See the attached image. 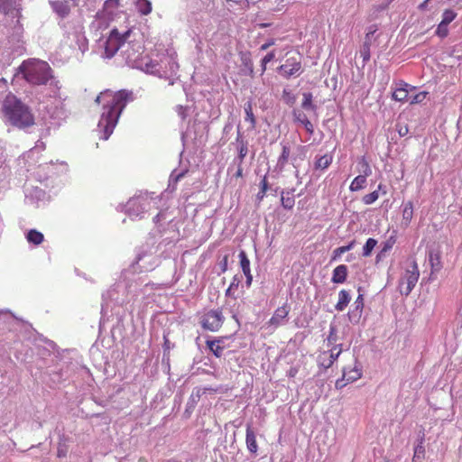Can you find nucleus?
Returning <instances> with one entry per match:
<instances>
[{
	"instance_id": "nucleus-1",
	"label": "nucleus",
	"mask_w": 462,
	"mask_h": 462,
	"mask_svg": "<svg viewBox=\"0 0 462 462\" xmlns=\"http://www.w3.org/2000/svg\"><path fill=\"white\" fill-rule=\"evenodd\" d=\"M128 96L125 90L117 92L107 90L97 97V102H105L104 111L98 122V127L104 132V139H107L113 133L118 118L126 106Z\"/></svg>"
},
{
	"instance_id": "nucleus-2",
	"label": "nucleus",
	"mask_w": 462,
	"mask_h": 462,
	"mask_svg": "<svg viewBox=\"0 0 462 462\" xmlns=\"http://www.w3.org/2000/svg\"><path fill=\"white\" fill-rule=\"evenodd\" d=\"M5 119L13 126L23 129L34 124V116L28 106L13 94H8L2 106Z\"/></svg>"
},
{
	"instance_id": "nucleus-3",
	"label": "nucleus",
	"mask_w": 462,
	"mask_h": 462,
	"mask_svg": "<svg viewBox=\"0 0 462 462\" xmlns=\"http://www.w3.org/2000/svg\"><path fill=\"white\" fill-rule=\"evenodd\" d=\"M132 33L133 31L131 29L126 30L123 33L116 28L112 29L105 44L106 57L108 59L114 57L119 49L127 43V49L124 51L126 54V59L134 60L135 54H140L143 47L141 42L130 40Z\"/></svg>"
},
{
	"instance_id": "nucleus-4",
	"label": "nucleus",
	"mask_w": 462,
	"mask_h": 462,
	"mask_svg": "<svg viewBox=\"0 0 462 462\" xmlns=\"http://www.w3.org/2000/svg\"><path fill=\"white\" fill-rule=\"evenodd\" d=\"M20 71L32 85H45L52 78L50 65L43 60H29L20 66Z\"/></svg>"
},
{
	"instance_id": "nucleus-5",
	"label": "nucleus",
	"mask_w": 462,
	"mask_h": 462,
	"mask_svg": "<svg viewBox=\"0 0 462 462\" xmlns=\"http://www.w3.org/2000/svg\"><path fill=\"white\" fill-rule=\"evenodd\" d=\"M420 271L415 260H412L399 280V291L402 295L408 296L416 286Z\"/></svg>"
},
{
	"instance_id": "nucleus-6",
	"label": "nucleus",
	"mask_w": 462,
	"mask_h": 462,
	"mask_svg": "<svg viewBox=\"0 0 462 462\" xmlns=\"http://www.w3.org/2000/svg\"><path fill=\"white\" fill-rule=\"evenodd\" d=\"M224 317L219 310H212L204 314L201 319L203 328L217 331L223 325Z\"/></svg>"
},
{
	"instance_id": "nucleus-7",
	"label": "nucleus",
	"mask_w": 462,
	"mask_h": 462,
	"mask_svg": "<svg viewBox=\"0 0 462 462\" xmlns=\"http://www.w3.org/2000/svg\"><path fill=\"white\" fill-rule=\"evenodd\" d=\"M279 72L285 79H290L291 76H299L302 71L301 61L299 56L290 57L286 60L285 63L281 65Z\"/></svg>"
},
{
	"instance_id": "nucleus-8",
	"label": "nucleus",
	"mask_w": 462,
	"mask_h": 462,
	"mask_svg": "<svg viewBox=\"0 0 462 462\" xmlns=\"http://www.w3.org/2000/svg\"><path fill=\"white\" fill-rule=\"evenodd\" d=\"M342 378L337 379L336 381L335 386L337 389H342L345 387L347 383H353L356 380H358L361 375L362 372L357 367H354L351 369H348L346 367H344L342 370Z\"/></svg>"
},
{
	"instance_id": "nucleus-9",
	"label": "nucleus",
	"mask_w": 462,
	"mask_h": 462,
	"mask_svg": "<svg viewBox=\"0 0 462 462\" xmlns=\"http://www.w3.org/2000/svg\"><path fill=\"white\" fill-rule=\"evenodd\" d=\"M409 88L410 85L403 81L397 83L392 95L393 99L400 102L409 101Z\"/></svg>"
},
{
	"instance_id": "nucleus-10",
	"label": "nucleus",
	"mask_w": 462,
	"mask_h": 462,
	"mask_svg": "<svg viewBox=\"0 0 462 462\" xmlns=\"http://www.w3.org/2000/svg\"><path fill=\"white\" fill-rule=\"evenodd\" d=\"M289 308L286 304L277 308L273 317L270 319V324L274 325L276 327L280 326L289 315Z\"/></svg>"
},
{
	"instance_id": "nucleus-11",
	"label": "nucleus",
	"mask_w": 462,
	"mask_h": 462,
	"mask_svg": "<svg viewBox=\"0 0 462 462\" xmlns=\"http://www.w3.org/2000/svg\"><path fill=\"white\" fill-rule=\"evenodd\" d=\"M51 5L53 11L60 17L64 18L70 13V7L67 1H52Z\"/></svg>"
},
{
	"instance_id": "nucleus-12",
	"label": "nucleus",
	"mask_w": 462,
	"mask_h": 462,
	"mask_svg": "<svg viewBox=\"0 0 462 462\" xmlns=\"http://www.w3.org/2000/svg\"><path fill=\"white\" fill-rule=\"evenodd\" d=\"M347 273V266L340 264L334 269L331 281L334 283H344L346 280Z\"/></svg>"
},
{
	"instance_id": "nucleus-13",
	"label": "nucleus",
	"mask_w": 462,
	"mask_h": 462,
	"mask_svg": "<svg viewBox=\"0 0 462 462\" xmlns=\"http://www.w3.org/2000/svg\"><path fill=\"white\" fill-rule=\"evenodd\" d=\"M245 442H246L248 450L251 453L255 454L258 450L256 436L250 425H247V427H246Z\"/></svg>"
},
{
	"instance_id": "nucleus-14",
	"label": "nucleus",
	"mask_w": 462,
	"mask_h": 462,
	"mask_svg": "<svg viewBox=\"0 0 462 462\" xmlns=\"http://www.w3.org/2000/svg\"><path fill=\"white\" fill-rule=\"evenodd\" d=\"M333 162V155L331 153H326L321 156H317L314 162V169L324 171L328 169Z\"/></svg>"
},
{
	"instance_id": "nucleus-15",
	"label": "nucleus",
	"mask_w": 462,
	"mask_h": 462,
	"mask_svg": "<svg viewBox=\"0 0 462 462\" xmlns=\"http://www.w3.org/2000/svg\"><path fill=\"white\" fill-rule=\"evenodd\" d=\"M368 175L359 174L351 182L349 189L353 192L359 191L366 187Z\"/></svg>"
},
{
	"instance_id": "nucleus-16",
	"label": "nucleus",
	"mask_w": 462,
	"mask_h": 462,
	"mask_svg": "<svg viewBox=\"0 0 462 462\" xmlns=\"http://www.w3.org/2000/svg\"><path fill=\"white\" fill-rule=\"evenodd\" d=\"M350 300L351 297L349 293L346 290H341L338 293V301L335 306L336 310L343 311L350 302Z\"/></svg>"
},
{
	"instance_id": "nucleus-17",
	"label": "nucleus",
	"mask_w": 462,
	"mask_h": 462,
	"mask_svg": "<svg viewBox=\"0 0 462 462\" xmlns=\"http://www.w3.org/2000/svg\"><path fill=\"white\" fill-rule=\"evenodd\" d=\"M26 239L29 243L34 245H39L43 242L44 236L41 232L37 231L36 229H31L28 231L26 235Z\"/></svg>"
},
{
	"instance_id": "nucleus-18",
	"label": "nucleus",
	"mask_w": 462,
	"mask_h": 462,
	"mask_svg": "<svg viewBox=\"0 0 462 462\" xmlns=\"http://www.w3.org/2000/svg\"><path fill=\"white\" fill-rule=\"evenodd\" d=\"M357 171L368 176L372 174V168L365 156H361L357 160Z\"/></svg>"
},
{
	"instance_id": "nucleus-19",
	"label": "nucleus",
	"mask_w": 462,
	"mask_h": 462,
	"mask_svg": "<svg viewBox=\"0 0 462 462\" xmlns=\"http://www.w3.org/2000/svg\"><path fill=\"white\" fill-rule=\"evenodd\" d=\"M241 280L237 276H234L229 287L226 291V297H232L233 299H237L238 295L236 292L238 291L240 286Z\"/></svg>"
},
{
	"instance_id": "nucleus-20",
	"label": "nucleus",
	"mask_w": 462,
	"mask_h": 462,
	"mask_svg": "<svg viewBox=\"0 0 462 462\" xmlns=\"http://www.w3.org/2000/svg\"><path fill=\"white\" fill-rule=\"evenodd\" d=\"M245 121L250 123L251 129H254L256 126V119L253 112V105L252 102L248 101L245 104Z\"/></svg>"
},
{
	"instance_id": "nucleus-21",
	"label": "nucleus",
	"mask_w": 462,
	"mask_h": 462,
	"mask_svg": "<svg viewBox=\"0 0 462 462\" xmlns=\"http://www.w3.org/2000/svg\"><path fill=\"white\" fill-rule=\"evenodd\" d=\"M303 99L301 102V107L305 110L316 111L317 106L313 104V96L310 92L303 93Z\"/></svg>"
},
{
	"instance_id": "nucleus-22",
	"label": "nucleus",
	"mask_w": 462,
	"mask_h": 462,
	"mask_svg": "<svg viewBox=\"0 0 462 462\" xmlns=\"http://www.w3.org/2000/svg\"><path fill=\"white\" fill-rule=\"evenodd\" d=\"M413 217V204L411 201H408L404 204L402 209V219L406 225H409Z\"/></svg>"
},
{
	"instance_id": "nucleus-23",
	"label": "nucleus",
	"mask_w": 462,
	"mask_h": 462,
	"mask_svg": "<svg viewBox=\"0 0 462 462\" xmlns=\"http://www.w3.org/2000/svg\"><path fill=\"white\" fill-rule=\"evenodd\" d=\"M220 340H208L207 345L209 350L217 356L220 357L223 354L224 346L220 345Z\"/></svg>"
},
{
	"instance_id": "nucleus-24",
	"label": "nucleus",
	"mask_w": 462,
	"mask_h": 462,
	"mask_svg": "<svg viewBox=\"0 0 462 462\" xmlns=\"http://www.w3.org/2000/svg\"><path fill=\"white\" fill-rule=\"evenodd\" d=\"M425 458V448L423 446V439L415 447L412 462H421Z\"/></svg>"
},
{
	"instance_id": "nucleus-25",
	"label": "nucleus",
	"mask_w": 462,
	"mask_h": 462,
	"mask_svg": "<svg viewBox=\"0 0 462 462\" xmlns=\"http://www.w3.org/2000/svg\"><path fill=\"white\" fill-rule=\"evenodd\" d=\"M136 7L143 15H147L152 12V4L149 0H137Z\"/></svg>"
},
{
	"instance_id": "nucleus-26",
	"label": "nucleus",
	"mask_w": 462,
	"mask_h": 462,
	"mask_svg": "<svg viewBox=\"0 0 462 462\" xmlns=\"http://www.w3.org/2000/svg\"><path fill=\"white\" fill-rule=\"evenodd\" d=\"M318 364L325 369L332 366V360L329 359L328 351H323L318 356Z\"/></svg>"
},
{
	"instance_id": "nucleus-27",
	"label": "nucleus",
	"mask_w": 462,
	"mask_h": 462,
	"mask_svg": "<svg viewBox=\"0 0 462 462\" xmlns=\"http://www.w3.org/2000/svg\"><path fill=\"white\" fill-rule=\"evenodd\" d=\"M281 202L284 208L291 209L294 207L295 199L290 192H287L286 195L284 192H282Z\"/></svg>"
},
{
	"instance_id": "nucleus-28",
	"label": "nucleus",
	"mask_w": 462,
	"mask_h": 462,
	"mask_svg": "<svg viewBox=\"0 0 462 462\" xmlns=\"http://www.w3.org/2000/svg\"><path fill=\"white\" fill-rule=\"evenodd\" d=\"M383 185L382 184H379L378 185V189L377 190H374L371 193H368L366 195H365L363 198H362V201L364 204L365 205H371L373 204L374 202H375L378 198H379V193L378 191L382 189Z\"/></svg>"
},
{
	"instance_id": "nucleus-29",
	"label": "nucleus",
	"mask_w": 462,
	"mask_h": 462,
	"mask_svg": "<svg viewBox=\"0 0 462 462\" xmlns=\"http://www.w3.org/2000/svg\"><path fill=\"white\" fill-rule=\"evenodd\" d=\"M430 263L431 266L432 272H438L441 268L440 255L439 253H430Z\"/></svg>"
},
{
	"instance_id": "nucleus-30",
	"label": "nucleus",
	"mask_w": 462,
	"mask_h": 462,
	"mask_svg": "<svg viewBox=\"0 0 462 462\" xmlns=\"http://www.w3.org/2000/svg\"><path fill=\"white\" fill-rule=\"evenodd\" d=\"M239 260H240V265L242 268L243 273H249L251 272L250 269V261L246 255V253L245 251H240L238 254Z\"/></svg>"
},
{
	"instance_id": "nucleus-31",
	"label": "nucleus",
	"mask_w": 462,
	"mask_h": 462,
	"mask_svg": "<svg viewBox=\"0 0 462 462\" xmlns=\"http://www.w3.org/2000/svg\"><path fill=\"white\" fill-rule=\"evenodd\" d=\"M327 351L328 352L329 359L332 360L333 365L343 351L342 344L334 345Z\"/></svg>"
},
{
	"instance_id": "nucleus-32",
	"label": "nucleus",
	"mask_w": 462,
	"mask_h": 462,
	"mask_svg": "<svg viewBox=\"0 0 462 462\" xmlns=\"http://www.w3.org/2000/svg\"><path fill=\"white\" fill-rule=\"evenodd\" d=\"M377 245V241L374 238H368L363 247V255L367 257Z\"/></svg>"
},
{
	"instance_id": "nucleus-33",
	"label": "nucleus",
	"mask_w": 462,
	"mask_h": 462,
	"mask_svg": "<svg viewBox=\"0 0 462 462\" xmlns=\"http://www.w3.org/2000/svg\"><path fill=\"white\" fill-rule=\"evenodd\" d=\"M291 154L290 148L286 145L282 146V153L278 159V164L283 167L285 164H287L289 161V157Z\"/></svg>"
},
{
	"instance_id": "nucleus-34",
	"label": "nucleus",
	"mask_w": 462,
	"mask_h": 462,
	"mask_svg": "<svg viewBox=\"0 0 462 462\" xmlns=\"http://www.w3.org/2000/svg\"><path fill=\"white\" fill-rule=\"evenodd\" d=\"M457 17V13L451 9H446L442 14L441 22L449 24Z\"/></svg>"
},
{
	"instance_id": "nucleus-35",
	"label": "nucleus",
	"mask_w": 462,
	"mask_h": 462,
	"mask_svg": "<svg viewBox=\"0 0 462 462\" xmlns=\"http://www.w3.org/2000/svg\"><path fill=\"white\" fill-rule=\"evenodd\" d=\"M275 58V51H272L268 52L261 60L262 74L265 72L266 66Z\"/></svg>"
},
{
	"instance_id": "nucleus-36",
	"label": "nucleus",
	"mask_w": 462,
	"mask_h": 462,
	"mask_svg": "<svg viewBox=\"0 0 462 462\" xmlns=\"http://www.w3.org/2000/svg\"><path fill=\"white\" fill-rule=\"evenodd\" d=\"M428 96L427 91H421L409 98L411 105L422 103Z\"/></svg>"
},
{
	"instance_id": "nucleus-37",
	"label": "nucleus",
	"mask_w": 462,
	"mask_h": 462,
	"mask_svg": "<svg viewBox=\"0 0 462 462\" xmlns=\"http://www.w3.org/2000/svg\"><path fill=\"white\" fill-rule=\"evenodd\" d=\"M14 0H0V11L4 14H8L12 8Z\"/></svg>"
},
{
	"instance_id": "nucleus-38",
	"label": "nucleus",
	"mask_w": 462,
	"mask_h": 462,
	"mask_svg": "<svg viewBox=\"0 0 462 462\" xmlns=\"http://www.w3.org/2000/svg\"><path fill=\"white\" fill-rule=\"evenodd\" d=\"M448 24L443 23L442 22H440L438 25L436 32H435L436 35H438L440 38L447 37L448 34Z\"/></svg>"
},
{
	"instance_id": "nucleus-39",
	"label": "nucleus",
	"mask_w": 462,
	"mask_h": 462,
	"mask_svg": "<svg viewBox=\"0 0 462 462\" xmlns=\"http://www.w3.org/2000/svg\"><path fill=\"white\" fill-rule=\"evenodd\" d=\"M360 55L364 62H367L370 60V43L365 42L360 50Z\"/></svg>"
},
{
	"instance_id": "nucleus-40",
	"label": "nucleus",
	"mask_w": 462,
	"mask_h": 462,
	"mask_svg": "<svg viewBox=\"0 0 462 462\" xmlns=\"http://www.w3.org/2000/svg\"><path fill=\"white\" fill-rule=\"evenodd\" d=\"M328 346H332L334 345H337V330L334 327H331L329 329V334L327 338Z\"/></svg>"
},
{
	"instance_id": "nucleus-41",
	"label": "nucleus",
	"mask_w": 462,
	"mask_h": 462,
	"mask_svg": "<svg viewBox=\"0 0 462 462\" xmlns=\"http://www.w3.org/2000/svg\"><path fill=\"white\" fill-rule=\"evenodd\" d=\"M247 152H248L247 144L245 143L242 142L241 146L238 149V157L240 159V164H242L243 160L246 156Z\"/></svg>"
},
{
	"instance_id": "nucleus-42",
	"label": "nucleus",
	"mask_w": 462,
	"mask_h": 462,
	"mask_svg": "<svg viewBox=\"0 0 462 462\" xmlns=\"http://www.w3.org/2000/svg\"><path fill=\"white\" fill-rule=\"evenodd\" d=\"M302 125H304L306 131L310 134H313L314 133V126L313 125L311 124V122L307 118L306 116H303V119H302Z\"/></svg>"
},
{
	"instance_id": "nucleus-43",
	"label": "nucleus",
	"mask_w": 462,
	"mask_h": 462,
	"mask_svg": "<svg viewBox=\"0 0 462 462\" xmlns=\"http://www.w3.org/2000/svg\"><path fill=\"white\" fill-rule=\"evenodd\" d=\"M208 391V392H217L216 389H211V388H196L192 393V396L200 398V396L205 394Z\"/></svg>"
},
{
	"instance_id": "nucleus-44",
	"label": "nucleus",
	"mask_w": 462,
	"mask_h": 462,
	"mask_svg": "<svg viewBox=\"0 0 462 462\" xmlns=\"http://www.w3.org/2000/svg\"><path fill=\"white\" fill-rule=\"evenodd\" d=\"M356 309L359 310L361 313L364 309V297L362 294H359L355 301Z\"/></svg>"
},
{
	"instance_id": "nucleus-45",
	"label": "nucleus",
	"mask_w": 462,
	"mask_h": 462,
	"mask_svg": "<svg viewBox=\"0 0 462 462\" xmlns=\"http://www.w3.org/2000/svg\"><path fill=\"white\" fill-rule=\"evenodd\" d=\"M346 253L343 246H339L333 251L332 260H337L341 257L343 254Z\"/></svg>"
},
{
	"instance_id": "nucleus-46",
	"label": "nucleus",
	"mask_w": 462,
	"mask_h": 462,
	"mask_svg": "<svg viewBox=\"0 0 462 462\" xmlns=\"http://www.w3.org/2000/svg\"><path fill=\"white\" fill-rule=\"evenodd\" d=\"M269 189V183L267 180V176L264 175L260 182V190L263 192H267Z\"/></svg>"
},
{
	"instance_id": "nucleus-47",
	"label": "nucleus",
	"mask_w": 462,
	"mask_h": 462,
	"mask_svg": "<svg viewBox=\"0 0 462 462\" xmlns=\"http://www.w3.org/2000/svg\"><path fill=\"white\" fill-rule=\"evenodd\" d=\"M275 44L274 39H269L267 40L263 44L261 45L260 50L261 51H266L270 47L273 46Z\"/></svg>"
},
{
	"instance_id": "nucleus-48",
	"label": "nucleus",
	"mask_w": 462,
	"mask_h": 462,
	"mask_svg": "<svg viewBox=\"0 0 462 462\" xmlns=\"http://www.w3.org/2000/svg\"><path fill=\"white\" fill-rule=\"evenodd\" d=\"M397 131H398V134H400V136H405L409 133V128L406 125H398Z\"/></svg>"
},
{
	"instance_id": "nucleus-49",
	"label": "nucleus",
	"mask_w": 462,
	"mask_h": 462,
	"mask_svg": "<svg viewBox=\"0 0 462 462\" xmlns=\"http://www.w3.org/2000/svg\"><path fill=\"white\" fill-rule=\"evenodd\" d=\"M244 63L248 68V69L250 71V76L253 77L254 76V65H253L252 60L250 59H247V60H244Z\"/></svg>"
},
{
	"instance_id": "nucleus-50",
	"label": "nucleus",
	"mask_w": 462,
	"mask_h": 462,
	"mask_svg": "<svg viewBox=\"0 0 462 462\" xmlns=\"http://www.w3.org/2000/svg\"><path fill=\"white\" fill-rule=\"evenodd\" d=\"M393 244H394V240H392V239L385 242L383 245V247L382 249V252L385 253V252L389 251L393 247Z\"/></svg>"
},
{
	"instance_id": "nucleus-51",
	"label": "nucleus",
	"mask_w": 462,
	"mask_h": 462,
	"mask_svg": "<svg viewBox=\"0 0 462 462\" xmlns=\"http://www.w3.org/2000/svg\"><path fill=\"white\" fill-rule=\"evenodd\" d=\"M244 274L246 277V281H245L246 286L249 287L251 285V283H252V281H253V276L251 274V272L244 273Z\"/></svg>"
},
{
	"instance_id": "nucleus-52",
	"label": "nucleus",
	"mask_w": 462,
	"mask_h": 462,
	"mask_svg": "<svg viewBox=\"0 0 462 462\" xmlns=\"http://www.w3.org/2000/svg\"><path fill=\"white\" fill-rule=\"evenodd\" d=\"M106 6H118L119 5V0H106L105 2Z\"/></svg>"
},
{
	"instance_id": "nucleus-53",
	"label": "nucleus",
	"mask_w": 462,
	"mask_h": 462,
	"mask_svg": "<svg viewBox=\"0 0 462 462\" xmlns=\"http://www.w3.org/2000/svg\"><path fill=\"white\" fill-rule=\"evenodd\" d=\"M355 245H356V241L353 240L348 245H343V247H344L346 252H348V251L352 250L355 247Z\"/></svg>"
},
{
	"instance_id": "nucleus-54",
	"label": "nucleus",
	"mask_w": 462,
	"mask_h": 462,
	"mask_svg": "<svg viewBox=\"0 0 462 462\" xmlns=\"http://www.w3.org/2000/svg\"><path fill=\"white\" fill-rule=\"evenodd\" d=\"M297 373H298V369H297V368H295V367H291V368L289 370V372H288V375H289L290 377H294V376L297 374Z\"/></svg>"
},
{
	"instance_id": "nucleus-55",
	"label": "nucleus",
	"mask_w": 462,
	"mask_h": 462,
	"mask_svg": "<svg viewBox=\"0 0 462 462\" xmlns=\"http://www.w3.org/2000/svg\"><path fill=\"white\" fill-rule=\"evenodd\" d=\"M66 453H67V451H66L65 449H63V448H58V453H57V455H58V457H66Z\"/></svg>"
},
{
	"instance_id": "nucleus-56",
	"label": "nucleus",
	"mask_w": 462,
	"mask_h": 462,
	"mask_svg": "<svg viewBox=\"0 0 462 462\" xmlns=\"http://www.w3.org/2000/svg\"><path fill=\"white\" fill-rule=\"evenodd\" d=\"M294 116H295L296 120H298L299 122H300L302 124L303 116H306V115L303 113H298V114L294 113Z\"/></svg>"
},
{
	"instance_id": "nucleus-57",
	"label": "nucleus",
	"mask_w": 462,
	"mask_h": 462,
	"mask_svg": "<svg viewBox=\"0 0 462 462\" xmlns=\"http://www.w3.org/2000/svg\"><path fill=\"white\" fill-rule=\"evenodd\" d=\"M242 176H243V168H242L241 164L239 163L238 169L236 172V177L241 178Z\"/></svg>"
},
{
	"instance_id": "nucleus-58",
	"label": "nucleus",
	"mask_w": 462,
	"mask_h": 462,
	"mask_svg": "<svg viewBox=\"0 0 462 462\" xmlns=\"http://www.w3.org/2000/svg\"><path fill=\"white\" fill-rule=\"evenodd\" d=\"M266 195V192H263V191H259L258 194L256 195V198L258 200H263V199L265 197Z\"/></svg>"
},
{
	"instance_id": "nucleus-59",
	"label": "nucleus",
	"mask_w": 462,
	"mask_h": 462,
	"mask_svg": "<svg viewBox=\"0 0 462 462\" xmlns=\"http://www.w3.org/2000/svg\"><path fill=\"white\" fill-rule=\"evenodd\" d=\"M430 1V0H425L423 3H421V4L419 5V9H420V10H424V9H426L427 5H428V3H429Z\"/></svg>"
},
{
	"instance_id": "nucleus-60",
	"label": "nucleus",
	"mask_w": 462,
	"mask_h": 462,
	"mask_svg": "<svg viewBox=\"0 0 462 462\" xmlns=\"http://www.w3.org/2000/svg\"><path fill=\"white\" fill-rule=\"evenodd\" d=\"M226 265H227V256H225V257H224V263H222V271H223V272H226Z\"/></svg>"
},
{
	"instance_id": "nucleus-61",
	"label": "nucleus",
	"mask_w": 462,
	"mask_h": 462,
	"mask_svg": "<svg viewBox=\"0 0 462 462\" xmlns=\"http://www.w3.org/2000/svg\"><path fill=\"white\" fill-rule=\"evenodd\" d=\"M271 25V23H259L258 26L260 28H266V27H269Z\"/></svg>"
},
{
	"instance_id": "nucleus-62",
	"label": "nucleus",
	"mask_w": 462,
	"mask_h": 462,
	"mask_svg": "<svg viewBox=\"0 0 462 462\" xmlns=\"http://www.w3.org/2000/svg\"><path fill=\"white\" fill-rule=\"evenodd\" d=\"M138 462H147V459H146L144 457H141L138 459Z\"/></svg>"
},
{
	"instance_id": "nucleus-63",
	"label": "nucleus",
	"mask_w": 462,
	"mask_h": 462,
	"mask_svg": "<svg viewBox=\"0 0 462 462\" xmlns=\"http://www.w3.org/2000/svg\"><path fill=\"white\" fill-rule=\"evenodd\" d=\"M393 0H388L389 3L393 2Z\"/></svg>"
}]
</instances>
